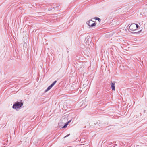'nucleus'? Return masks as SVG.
Here are the masks:
<instances>
[{
  "label": "nucleus",
  "mask_w": 147,
  "mask_h": 147,
  "mask_svg": "<svg viewBox=\"0 0 147 147\" xmlns=\"http://www.w3.org/2000/svg\"><path fill=\"white\" fill-rule=\"evenodd\" d=\"M22 100L20 102H19L17 101L16 102H15L13 106L12 107L13 109H20V108L22 105H23V103L22 102Z\"/></svg>",
  "instance_id": "nucleus-1"
},
{
  "label": "nucleus",
  "mask_w": 147,
  "mask_h": 147,
  "mask_svg": "<svg viewBox=\"0 0 147 147\" xmlns=\"http://www.w3.org/2000/svg\"><path fill=\"white\" fill-rule=\"evenodd\" d=\"M91 20L89 21H88L86 22V24L89 26V27H93L95 26L96 25V23L94 22L93 23H91L90 22H93Z\"/></svg>",
  "instance_id": "nucleus-2"
},
{
  "label": "nucleus",
  "mask_w": 147,
  "mask_h": 147,
  "mask_svg": "<svg viewBox=\"0 0 147 147\" xmlns=\"http://www.w3.org/2000/svg\"><path fill=\"white\" fill-rule=\"evenodd\" d=\"M136 26L135 23H133L129 27V30L130 31H134L136 30Z\"/></svg>",
  "instance_id": "nucleus-3"
},
{
  "label": "nucleus",
  "mask_w": 147,
  "mask_h": 147,
  "mask_svg": "<svg viewBox=\"0 0 147 147\" xmlns=\"http://www.w3.org/2000/svg\"><path fill=\"white\" fill-rule=\"evenodd\" d=\"M111 86L112 90L114 91L115 90V83L114 82H112L111 83Z\"/></svg>",
  "instance_id": "nucleus-4"
},
{
  "label": "nucleus",
  "mask_w": 147,
  "mask_h": 147,
  "mask_svg": "<svg viewBox=\"0 0 147 147\" xmlns=\"http://www.w3.org/2000/svg\"><path fill=\"white\" fill-rule=\"evenodd\" d=\"M60 124L59 123V128H62V129L66 128L68 125V123H67V122L66 123L64 124V125L63 126H60Z\"/></svg>",
  "instance_id": "nucleus-5"
},
{
  "label": "nucleus",
  "mask_w": 147,
  "mask_h": 147,
  "mask_svg": "<svg viewBox=\"0 0 147 147\" xmlns=\"http://www.w3.org/2000/svg\"><path fill=\"white\" fill-rule=\"evenodd\" d=\"M53 87L51 86L50 85V86H49L45 90V92H46L49 90Z\"/></svg>",
  "instance_id": "nucleus-6"
},
{
  "label": "nucleus",
  "mask_w": 147,
  "mask_h": 147,
  "mask_svg": "<svg viewBox=\"0 0 147 147\" xmlns=\"http://www.w3.org/2000/svg\"><path fill=\"white\" fill-rule=\"evenodd\" d=\"M92 40V39L91 38H90V37L88 38L87 39V41H88V43L89 44V42H90V43H91Z\"/></svg>",
  "instance_id": "nucleus-7"
},
{
  "label": "nucleus",
  "mask_w": 147,
  "mask_h": 147,
  "mask_svg": "<svg viewBox=\"0 0 147 147\" xmlns=\"http://www.w3.org/2000/svg\"><path fill=\"white\" fill-rule=\"evenodd\" d=\"M94 19L96 20H97L99 22H100L101 20L99 18L97 17H95L94 18Z\"/></svg>",
  "instance_id": "nucleus-8"
},
{
  "label": "nucleus",
  "mask_w": 147,
  "mask_h": 147,
  "mask_svg": "<svg viewBox=\"0 0 147 147\" xmlns=\"http://www.w3.org/2000/svg\"><path fill=\"white\" fill-rule=\"evenodd\" d=\"M135 26H136V30L139 27V26L138 24H135Z\"/></svg>",
  "instance_id": "nucleus-9"
},
{
  "label": "nucleus",
  "mask_w": 147,
  "mask_h": 147,
  "mask_svg": "<svg viewBox=\"0 0 147 147\" xmlns=\"http://www.w3.org/2000/svg\"><path fill=\"white\" fill-rule=\"evenodd\" d=\"M98 122H97L96 123H94V124L95 125H96V124H97L98 125H99V126H100V125H99V124H100V123H99V124H98Z\"/></svg>",
  "instance_id": "nucleus-10"
},
{
  "label": "nucleus",
  "mask_w": 147,
  "mask_h": 147,
  "mask_svg": "<svg viewBox=\"0 0 147 147\" xmlns=\"http://www.w3.org/2000/svg\"><path fill=\"white\" fill-rule=\"evenodd\" d=\"M70 135V134H68L67 135H66V136H65L64 137V138H66V137H67L69 136V135Z\"/></svg>",
  "instance_id": "nucleus-11"
},
{
  "label": "nucleus",
  "mask_w": 147,
  "mask_h": 147,
  "mask_svg": "<svg viewBox=\"0 0 147 147\" xmlns=\"http://www.w3.org/2000/svg\"><path fill=\"white\" fill-rule=\"evenodd\" d=\"M55 84L53 82L52 84H51V86L53 87Z\"/></svg>",
  "instance_id": "nucleus-12"
},
{
  "label": "nucleus",
  "mask_w": 147,
  "mask_h": 147,
  "mask_svg": "<svg viewBox=\"0 0 147 147\" xmlns=\"http://www.w3.org/2000/svg\"><path fill=\"white\" fill-rule=\"evenodd\" d=\"M71 121V120H70L69 121H68L67 122V123H68V124H69Z\"/></svg>",
  "instance_id": "nucleus-13"
},
{
  "label": "nucleus",
  "mask_w": 147,
  "mask_h": 147,
  "mask_svg": "<svg viewBox=\"0 0 147 147\" xmlns=\"http://www.w3.org/2000/svg\"><path fill=\"white\" fill-rule=\"evenodd\" d=\"M106 142V141H105V140H104L102 141V144L104 143H105Z\"/></svg>",
  "instance_id": "nucleus-14"
},
{
  "label": "nucleus",
  "mask_w": 147,
  "mask_h": 147,
  "mask_svg": "<svg viewBox=\"0 0 147 147\" xmlns=\"http://www.w3.org/2000/svg\"><path fill=\"white\" fill-rule=\"evenodd\" d=\"M57 82V81L56 80H55L53 82V83H54L55 84H56V83Z\"/></svg>",
  "instance_id": "nucleus-15"
},
{
  "label": "nucleus",
  "mask_w": 147,
  "mask_h": 147,
  "mask_svg": "<svg viewBox=\"0 0 147 147\" xmlns=\"http://www.w3.org/2000/svg\"><path fill=\"white\" fill-rule=\"evenodd\" d=\"M142 31V30H140V31H138V32H137L136 33H139L140 32H141Z\"/></svg>",
  "instance_id": "nucleus-16"
},
{
  "label": "nucleus",
  "mask_w": 147,
  "mask_h": 147,
  "mask_svg": "<svg viewBox=\"0 0 147 147\" xmlns=\"http://www.w3.org/2000/svg\"><path fill=\"white\" fill-rule=\"evenodd\" d=\"M112 144V143H109V145H111Z\"/></svg>",
  "instance_id": "nucleus-17"
},
{
  "label": "nucleus",
  "mask_w": 147,
  "mask_h": 147,
  "mask_svg": "<svg viewBox=\"0 0 147 147\" xmlns=\"http://www.w3.org/2000/svg\"><path fill=\"white\" fill-rule=\"evenodd\" d=\"M87 124H88V125H87V126H89V123H87Z\"/></svg>",
  "instance_id": "nucleus-18"
},
{
  "label": "nucleus",
  "mask_w": 147,
  "mask_h": 147,
  "mask_svg": "<svg viewBox=\"0 0 147 147\" xmlns=\"http://www.w3.org/2000/svg\"><path fill=\"white\" fill-rule=\"evenodd\" d=\"M52 10V9H51V8H50V9H49V10Z\"/></svg>",
  "instance_id": "nucleus-19"
},
{
  "label": "nucleus",
  "mask_w": 147,
  "mask_h": 147,
  "mask_svg": "<svg viewBox=\"0 0 147 147\" xmlns=\"http://www.w3.org/2000/svg\"><path fill=\"white\" fill-rule=\"evenodd\" d=\"M65 116H66L65 117H68V116L67 115H65Z\"/></svg>",
  "instance_id": "nucleus-20"
},
{
  "label": "nucleus",
  "mask_w": 147,
  "mask_h": 147,
  "mask_svg": "<svg viewBox=\"0 0 147 147\" xmlns=\"http://www.w3.org/2000/svg\"><path fill=\"white\" fill-rule=\"evenodd\" d=\"M86 125L84 127V128H86Z\"/></svg>",
  "instance_id": "nucleus-21"
}]
</instances>
